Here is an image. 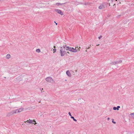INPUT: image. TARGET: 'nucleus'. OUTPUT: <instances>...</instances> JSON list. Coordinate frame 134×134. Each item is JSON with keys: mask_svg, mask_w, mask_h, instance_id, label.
<instances>
[{"mask_svg": "<svg viewBox=\"0 0 134 134\" xmlns=\"http://www.w3.org/2000/svg\"><path fill=\"white\" fill-rule=\"evenodd\" d=\"M63 47L65 48L66 50H69V51L73 52H77V49H76V47L75 48L71 47L69 46H68L66 45L64 46Z\"/></svg>", "mask_w": 134, "mask_h": 134, "instance_id": "nucleus-1", "label": "nucleus"}, {"mask_svg": "<svg viewBox=\"0 0 134 134\" xmlns=\"http://www.w3.org/2000/svg\"><path fill=\"white\" fill-rule=\"evenodd\" d=\"M46 80L47 82L51 83H53L54 82V81L53 80L52 77H47L46 79Z\"/></svg>", "mask_w": 134, "mask_h": 134, "instance_id": "nucleus-2", "label": "nucleus"}, {"mask_svg": "<svg viewBox=\"0 0 134 134\" xmlns=\"http://www.w3.org/2000/svg\"><path fill=\"white\" fill-rule=\"evenodd\" d=\"M60 54L61 56L63 57L64 55L65 54H66V51H65L63 50L62 47L60 48Z\"/></svg>", "mask_w": 134, "mask_h": 134, "instance_id": "nucleus-3", "label": "nucleus"}, {"mask_svg": "<svg viewBox=\"0 0 134 134\" xmlns=\"http://www.w3.org/2000/svg\"><path fill=\"white\" fill-rule=\"evenodd\" d=\"M106 7V4L105 3H103L101 4L98 7L99 9H104Z\"/></svg>", "mask_w": 134, "mask_h": 134, "instance_id": "nucleus-4", "label": "nucleus"}, {"mask_svg": "<svg viewBox=\"0 0 134 134\" xmlns=\"http://www.w3.org/2000/svg\"><path fill=\"white\" fill-rule=\"evenodd\" d=\"M27 122L29 124H34L35 125L37 124V123L35 122L36 121L35 120H32L29 119V120H27Z\"/></svg>", "mask_w": 134, "mask_h": 134, "instance_id": "nucleus-5", "label": "nucleus"}, {"mask_svg": "<svg viewBox=\"0 0 134 134\" xmlns=\"http://www.w3.org/2000/svg\"><path fill=\"white\" fill-rule=\"evenodd\" d=\"M78 101L79 103L81 104H83L84 103V102L85 100L82 98H80L78 99Z\"/></svg>", "mask_w": 134, "mask_h": 134, "instance_id": "nucleus-6", "label": "nucleus"}, {"mask_svg": "<svg viewBox=\"0 0 134 134\" xmlns=\"http://www.w3.org/2000/svg\"><path fill=\"white\" fill-rule=\"evenodd\" d=\"M55 11L58 13L62 15L63 14V13L60 9H55Z\"/></svg>", "mask_w": 134, "mask_h": 134, "instance_id": "nucleus-7", "label": "nucleus"}, {"mask_svg": "<svg viewBox=\"0 0 134 134\" xmlns=\"http://www.w3.org/2000/svg\"><path fill=\"white\" fill-rule=\"evenodd\" d=\"M24 110V108H19L16 109L18 113L21 112Z\"/></svg>", "mask_w": 134, "mask_h": 134, "instance_id": "nucleus-8", "label": "nucleus"}, {"mask_svg": "<svg viewBox=\"0 0 134 134\" xmlns=\"http://www.w3.org/2000/svg\"><path fill=\"white\" fill-rule=\"evenodd\" d=\"M66 75L69 77H71V75L70 72V71L68 70L66 72Z\"/></svg>", "mask_w": 134, "mask_h": 134, "instance_id": "nucleus-9", "label": "nucleus"}, {"mask_svg": "<svg viewBox=\"0 0 134 134\" xmlns=\"http://www.w3.org/2000/svg\"><path fill=\"white\" fill-rule=\"evenodd\" d=\"M11 113L12 114H15L18 113L16 109L12 111L11 112Z\"/></svg>", "mask_w": 134, "mask_h": 134, "instance_id": "nucleus-10", "label": "nucleus"}, {"mask_svg": "<svg viewBox=\"0 0 134 134\" xmlns=\"http://www.w3.org/2000/svg\"><path fill=\"white\" fill-rule=\"evenodd\" d=\"M11 56L9 54H8L6 55V58L7 59H9L11 58Z\"/></svg>", "mask_w": 134, "mask_h": 134, "instance_id": "nucleus-11", "label": "nucleus"}, {"mask_svg": "<svg viewBox=\"0 0 134 134\" xmlns=\"http://www.w3.org/2000/svg\"><path fill=\"white\" fill-rule=\"evenodd\" d=\"M130 116L132 118H134V113L131 114H130Z\"/></svg>", "mask_w": 134, "mask_h": 134, "instance_id": "nucleus-12", "label": "nucleus"}, {"mask_svg": "<svg viewBox=\"0 0 134 134\" xmlns=\"http://www.w3.org/2000/svg\"><path fill=\"white\" fill-rule=\"evenodd\" d=\"M36 51L37 52L40 53V49H37L36 50Z\"/></svg>", "mask_w": 134, "mask_h": 134, "instance_id": "nucleus-13", "label": "nucleus"}, {"mask_svg": "<svg viewBox=\"0 0 134 134\" xmlns=\"http://www.w3.org/2000/svg\"><path fill=\"white\" fill-rule=\"evenodd\" d=\"M71 118L74 121H76L77 120L74 118V117L73 116H71Z\"/></svg>", "mask_w": 134, "mask_h": 134, "instance_id": "nucleus-14", "label": "nucleus"}, {"mask_svg": "<svg viewBox=\"0 0 134 134\" xmlns=\"http://www.w3.org/2000/svg\"><path fill=\"white\" fill-rule=\"evenodd\" d=\"M81 47H76V48L79 51H80V48Z\"/></svg>", "mask_w": 134, "mask_h": 134, "instance_id": "nucleus-15", "label": "nucleus"}, {"mask_svg": "<svg viewBox=\"0 0 134 134\" xmlns=\"http://www.w3.org/2000/svg\"><path fill=\"white\" fill-rule=\"evenodd\" d=\"M116 108L117 110H119V109L120 108V107L119 106H118Z\"/></svg>", "mask_w": 134, "mask_h": 134, "instance_id": "nucleus-16", "label": "nucleus"}, {"mask_svg": "<svg viewBox=\"0 0 134 134\" xmlns=\"http://www.w3.org/2000/svg\"><path fill=\"white\" fill-rule=\"evenodd\" d=\"M53 53H55V52H56V49L55 48H54L53 49Z\"/></svg>", "mask_w": 134, "mask_h": 134, "instance_id": "nucleus-17", "label": "nucleus"}, {"mask_svg": "<svg viewBox=\"0 0 134 134\" xmlns=\"http://www.w3.org/2000/svg\"><path fill=\"white\" fill-rule=\"evenodd\" d=\"M116 108V107H114L113 108V109L114 110H117Z\"/></svg>", "mask_w": 134, "mask_h": 134, "instance_id": "nucleus-18", "label": "nucleus"}, {"mask_svg": "<svg viewBox=\"0 0 134 134\" xmlns=\"http://www.w3.org/2000/svg\"><path fill=\"white\" fill-rule=\"evenodd\" d=\"M56 4L57 5H61V4L60 3H56Z\"/></svg>", "mask_w": 134, "mask_h": 134, "instance_id": "nucleus-19", "label": "nucleus"}, {"mask_svg": "<svg viewBox=\"0 0 134 134\" xmlns=\"http://www.w3.org/2000/svg\"><path fill=\"white\" fill-rule=\"evenodd\" d=\"M68 114L71 117L72 116L70 112H69L68 113Z\"/></svg>", "mask_w": 134, "mask_h": 134, "instance_id": "nucleus-20", "label": "nucleus"}, {"mask_svg": "<svg viewBox=\"0 0 134 134\" xmlns=\"http://www.w3.org/2000/svg\"><path fill=\"white\" fill-rule=\"evenodd\" d=\"M102 37V36H100L98 37V38L99 39H100Z\"/></svg>", "mask_w": 134, "mask_h": 134, "instance_id": "nucleus-21", "label": "nucleus"}, {"mask_svg": "<svg viewBox=\"0 0 134 134\" xmlns=\"http://www.w3.org/2000/svg\"><path fill=\"white\" fill-rule=\"evenodd\" d=\"M112 122L114 124H116V122L114 121L113 120L112 121Z\"/></svg>", "mask_w": 134, "mask_h": 134, "instance_id": "nucleus-22", "label": "nucleus"}, {"mask_svg": "<svg viewBox=\"0 0 134 134\" xmlns=\"http://www.w3.org/2000/svg\"><path fill=\"white\" fill-rule=\"evenodd\" d=\"M110 119V118H107V120L108 121H109Z\"/></svg>", "mask_w": 134, "mask_h": 134, "instance_id": "nucleus-23", "label": "nucleus"}, {"mask_svg": "<svg viewBox=\"0 0 134 134\" xmlns=\"http://www.w3.org/2000/svg\"><path fill=\"white\" fill-rule=\"evenodd\" d=\"M67 53H68V54H70V53L69 52H68L67 53H66V54Z\"/></svg>", "mask_w": 134, "mask_h": 134, "instance_id": "nucleus-24", "label": "nucleus"}, {"mask_svg": "<svg viewBox=\"0 0 134 134\" xmlns=\"http://www.w3.org/2000/svg\"><path fill=\"white\" fill-rule=\"evenodd\" d=\"M99 44H97V46H99Z\"/></svg>", "mask_w": 134, "mask_h": 134, "instance_id": "nucleus-25", "label": "nucleus"}, {"mask_svg": "<svg viewBox=\"0 0 134 134\" xmlns=\"http://www.w3.org/2000/svg\"><path fill=\"white\" fill-rule=\"evenodd\" d=\"M56 25H57V23H56Z\"/></svg>", "mask_w": 134, "mask_h": 134, "instance_id": "nucleus-26", "label": "nucleus"}, {"mask_svg": "<svg viewBox=\"0 0 134 134\" xmlns=\"http://www.w3.org/2000/svg\"><path fill=\"white\" fill-rule=\"evenodd\" d=\"M121 62H122V61H120V63H121Z\"/></svg>", "mask_w": 134, "mask_h": 134, "instance_id": "nucleus-27", "label": "nucleus"}, {"mask_svg": "<svg viewBox=\"0 0 134 134\" xmlns=\"http://www.w3.org/2000/svg\"><path fill=\"white\" fill-rule=\"evenodd\" d=\"M109 5H110L109 3Z\"/></svg>", "mask_w": 134, "mask_h": 134, "instance_id": "nucleus-28", "label": "nucleus"}, {"mask_svg": "<svg viewBox=\"0 0 134 134\" xmlns=\"http://www.w3.org/2000/svg\"><path fill=\"white\" fill-rule=\"evenodd\" d=\"M54 48H55V47L54 46Z\"/></svg>", "mask_w": 134, "mask_h": 134, "instance_id": "nucleus-29", "label": "nucleus"}, {"mask_svg": "<svg viewBox=\"0 0 134 134\" xmlns=\"http://www.w3.org/2000/svg\"><path fill=\"white\" fill-rule=\"evenodd\" d=\"M86 52H87V50H86Z\"/></svg>", "mask_w": 134, "mask_h": 134, "instance_id": "nucleus-30", "label": "nucleus"}, {"mask_svg": "<svg viewBox=\"0 0 134 134\" xmlns=\"http://www.w3.org/2000/svg\"><path fill=\"white\" fill-rule=\"evenodd\" d=\"M115 5V4H114V5Z\"/></svg>", "mask_w": 134, "mask_h": 134, "instance_id": "nucleus-31", "label": "nucleus"}]
</instances>
